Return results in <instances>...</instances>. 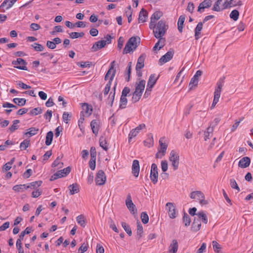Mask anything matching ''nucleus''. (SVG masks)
<instances>
[{
    "label": "nucleus",
    "instance_id": "nucleus-1",
    "mask_svg": "<svg viewBox=\"0 0 253 253\" xmlns=\"http://www.w3.org/2000/svg\"><path fill=\"white\" fill-rule=\"evenodd\" d=\"M168 28V25H166V21L163 20L159 21L153 29L154 36L157 39L163 38Z\"/></svg>",
    "mask_w": 253,
    "mask_h": 253
},
{
    "label": "nucleus",
    "instance_id": "nucleus-2",
    "mask_svg": "<svg viewBox=\"0 0 253 253\" xmlns=\"http://www.w3.org/2000/svg\"><path fill=\"white\" fill-rule=\"evenodd\" d=\"M140 39L138 37H132L127 42L123 50V54H127L131 51H133L137 47Z\"/></svg>",
    "mask_w": 253,
    "mask_h": 253
},
{
    "label": "nucleus",
    "instance_id": "nucleus-3",
    "mask_svg": "<svg viewBox=\"0 0 253 253\" xmlns=\"http://www.w3.org/2000/svg\"><path fill=\"white\" fill-rule=\"evenodd\" d=\"M105 38L106 39L105 40H101L95 42L91 48V51H97L98 50L104 47L107 44L111 43L112 38L111 35H107Z\"/></svg>",
    "mask_w": 253,
    "mask_h": 253
},
{
    "label": "nucleus",
    "instance_id": "nucleus-4",
    "mask_svg": "<svg viewBox=\"0 0 253 253\" xmlns=\"http://www.w3.org/2000/svg\"><path fill=\"white\" fill-rule=\"evenodd\" d=\"M224 79H220L217 83V87L214 92V98L211 107L214 108L219 101L222 87L223 85Z\"/></svg>",
    "mask_w": 253,
    "mask_h": 253
},
{
    "label": "nucleus",
    "instance_id": "nucleus-5",
    "mask_svg": "<svg viewBox=\"0 0 253 253\" xmlns=\"http://www.w3.org/2000/svg\"><path fill=\"white\" fill-rule=\"evenodd\" d=\"M159 142L160 148L158 149V151L156 153L155 157L157 159H162L166 153L168 144L164 137L161 138Z\"/></svg>",
    "mask_w": 253,
    "mask_h": 253
},
{
    "label": "nucleus",
    "instance_id": "nucleus-6",
    "mask_svg": "<svg viewBox=\"0 0 253 253\" xmlns=\"http://www.w3.org/2000/svg\"><path fill=\"white\" fill-rule=\"evenodd\" d=\"M169 160L171 163V165L174 170L178 169L179 165V155L175 150H172L170 153Z\"/></svg>",
    "mask_w": 253,
    "mask_h": 253
},
{
    "label": "nucleus",
    "instance_id": "nucleus-7",
    "mask_svg": "<svg viewBox=\"0 0 253 253\" xmlns=\"http://www.w3.org/2000/svg\"><path fill=\"white\" fill-rule=\"evenodd\" d=\"M190 197L192 199H197L201 205H206L208 204L207 200H205V195L201 191H195L190 193Z\"/></svg>",
    "mask_w": 253,
    "mask_h": 253
},
{
    "label": "nucleus",
    "instance_id": "nucleus-8",
    "mask_svg": "<svg viewBox=\"0 0 253 253\" xmlns=\"http://www.w3.org/2000/svg\"><path fill=\"white\" fill-rule=\"evenodd\" d=\"M106 180V176L105 172L102 170H99L96 174L95 177V182L97 185H103L105 184Z\"/></svg>",
    "mask_w": 253,
    "mask_h": 253
},
{
    "label": "nucleus",
    "instance_id": "nucleus-9",
    "mask_svg": "<svg viewBox=\"0 0 253 253\" xmlns=\"http://www.w3.org/2000/svg\"><path fill=\"white\" fill-rule=\"evenodd\" d=\"M115 61H113L111 63V66L107 71V73L105 76V80L106 81L108 80L109 75H111V77L109 78V81H110V83H112L115 74H116V69H115Z\"/></svg>",
    "mask_w": 253,
    "mask_h": 253
},
{
    "label": "nucleus",
    "instance_id": "nucleus-10",
    "mask_svg": "<svg viewBox=\"0 0 253 253\" xmlns=\"http://www.w3.org/2000/svg\"><path fill=\"white\" fill-rule=\"evenodd\" d=\"M151 180L155 184L158 182V167L156 164H152L150 176Z\"/></svg>",
    "mask_w": 253,
    "mask_h": 253
},
{
    "label": "nucleus",
    "instance_id": "nucleus-11",
    "mask_svg": "<svg viewBox=\"0 0 253 253\" xmlns=\"http://www.w3.org/2000/svg\"><path fill=\"white\" fill-rule=\"evenodd\" d=\"M163 16V13L160 11L155 12L151 17V21L149 28L151 29H155L156 27V21L159 20Z\"/></svg>",
    "mask_w": 253,
    "mask_h": 253
},
{
    "label": "nucleus",
    "instance_id": "nucleus-12",
    "mask_svg": "<svg viewBox=\"0 0 253 253\" xmlns=\"http://www.w3.org/2000/svg\"><path fill=\"white\" fill-rule=\"evenodd\" d=\"M126 205L127 209L132 214H135L137 213V209L135 205L133 203L130 194L127 195L126 199Z\"/></svg>",
    "mask_w": 253,
    "mask_h": 253
},
{
    "label": "nucleus",
    "instance_id": "nucleus-13",
    "mask_svg": "<svg viewBox=\"0 0 253 253\" xmlns=\"http://www.w3.org/2000/svg\"><path fill=\"white\" fill-rule=\"evenodd\" d=\"M14 65V67L18 69L27 71L28 69L26 66L27 62L22 58H17L16 60L13 61L12 62Z\"/></svg>",
    "mask_w": 253,
    "mask_h": 253
},
{
    "label": "nucleus",
    "instance_id": "nucleus-14",
    "mask_svg": "<svg viewBox=\"0 0 253 253\" xmlns=\"http://www.w3.org/2000/svg\"><path fill=\"white\" fill-rule=\"evenodd\" d=\"M173 54L174 50L173 49H170L165 55L162 56V57L159 59V63L161 65H163L164 63L169 61L173 57Z\"/></svg>",
    "mask_w": 253,
    "mask_h": 253
},
{
    "label": "nucleus",
    "instance_id": "nucleus-15",
    "mask_svg": "<svg viewBox=\"0 0 253 253\" xmlns=\"http://www.w3.org/2000/svg\"><path fill=\"white\" fill-rule=\"evenodd\" d=\"M146 126L144 124H140L138 126L135 127L134 129H132L128 135V141H130V139H131L133 137L136 136L137 134L139 132V131L145 128Z\"/></svg>",
    "mask_w": 253,
    "mask_h": 253
},
{
    "label": "nucleus",
    "instance_id": "nucleus-16",
    "mask_svg": "<svg viewBox=\"0 0 253 253\" xmlns=\"http://www.w3.org/2000/svg\"><path fill=\"white\" fill-rule=\"evenodd\" d=\"M211 5L212 1L211 0H204L200 3L198 9V11L202 13L204 11L205 8L210 7Z\"/></svg>",
    "mask_w": 253,
    "mask_h": 253
},
{
    "label": "nucleus",
    "instance_id": "nucleus-17",
    "mask_svg": "<svg viewBox=\"0 0 253 253\" xmlns=\"http://www.w3.org/2000/svg\"><path fill=\"white\" fill-rule=\"evenodd\" d=\"M166 207L169 208V215L170 218H174L176 217L175 207L174 204L172 203H167Z\"/></svg>",
    "mask_w": 253,
    "mask_h": 253
},
{
    "label": "nucleus",
    "instance_id": "nucleus-18",
    "mask_svg": "<svg viewBox=\"0 0 253 253\" xmlns=\"http://www.w3.org/2000/svg\"><path fill=\"white\" fill-rule=\"evenodd\" d=\"M242 4L240 0L237 1V0H230L229 1L225 0L223 3V9H225L228 7L235 6L237 5H241Z\"/></svg>",
    "mask_w": 253,
    "mask_h": 253
},
{
    "label": "nucleus",
    "instance_id": "nucleus-19",
    "mask_svg": "<svg viewBox=\"0 0 253 253\" xmlns=\"http://www.w3.org/2000/svg\"><path fill=\"white\" fill-rule=\"evenodd\" d=\"M139 170L140 167L139 161L137 160H134L132 163V173L135 177H137L138 176Z\"/></svg>",
    "mask_w": 253,
    "mask_h": 253
},
{
    "label": "nucleus",
    "instance_id": "nucleus-20",
    "mask_svg": "<svg viewBox=\"0 0 253 253\" xmlns=\"http://www.w3.org/2000/svg\"><path fill=\"white\" fill-rule=\"evenodd\" d=\"M250 163V158L248 157H245L239 161L238 166L241 168H246L249 166Z\"/></svg>",
    "mask_w": 253,
    "mask_h": 253
},
{
    "label": "nucleus",
    "instance_id": "nucleus-21",
    "mask_svg": "<svg viewBox=\"0 0 253 253\" xmlns=\"http://www.w3.org/2000/svg\"><path fill=\"white\" fill-rule=\"evenodd\" d=\"M145 86V81L143 80L136 83L135 91H138L139 93L142 94Z\"/></svg>",
    "mask_w": 253,
    "mask_h": 253
},
{
    "label": "nucleus",
    "instance_id": "nucleus-22",
    "mask_svg": "<svg viewBox=\"0 0 253 253\" xmlns=\"http://www.w3.org/2000/svg\"><path fill=\"white\" fill-rule=\"evenodd\" d=\"M148 17V12L146 10L142 8L139 14L138 22L144 23L146 21Z\"/></svg>",
    "mask_w": 253,
    "mask_h": 253
},
{
    "label": "nucleus",
    "instance_id": "nucleus-23",
    "mask_svg": "<svg viewBox=\"0 0 253 253\" xmlns=\"http://www.w3.org/2000/svg\"><path fill=\"white\" fill-rule=\"evenodd\" d=\"M178 244L176 240L173 239L169 249V253H176L178 250Z\"/></svg>",
    "mask_w": 253,
    "mask_h": 253
},
{
    "label": "nucleus",
    "instance_id": "nucleus-24",
    "mask_svg": "<svg viewBox=\"0 0 253 253\" xmlns=\"http://www.w3.org/2000/svg\"><path fill=\"white\" fill-rule=\"evenodd\" d=\"M201 227V221L197 219L196 217H195L194 219V221L192 224L191 230L193 232H197L199 231Z\"/></svg>",
    "mask_w": 253,
    "mask_h": 253
},
{
    "label": "nucleus",
    "instance_id": "nucleus-25",
    "mask_svg": "<svg viewBox=\"0 0 253 253\" xmlns=\"http://www.w3.org/2000/svg\"><path fill=\"white\" fill-rule=\"evenodd\" d=\"M159 41L153 47V50L156 51L158 49L160 50L165 45L166 40L165 38L158 39Z\"/></svg>",
    "mask_w": 253,
    "mask_h": 253
},
{
    "label": "nucleus",
    "instance_id": "nucleus-26",
    "mask_svg": "<svg viewBox=\"0 0 253 253\" xmlns=\"http://www.w3.org/2000/svg\"><path fill=\"white\" fill-rule=\"evenodd\" d=\"M82 108L83 111L81 112V113H84L86 115V116H90L92 112V108L91 106L88 105L87 103H83L82 105Z\"/></svg>",
    "mask_w": 253,
    "mask_h": 253
},
{
    "label": "nucleus",
    "instance_id": "nucleus-27",
    "mask_svg": "<svg viewBox=\"0 0 253 253\" xmlns=\"http://www.w3.org/2000/svg\"><path fill=\"white\" fill-rule=\"evenodd\" d=\"M90 126L93 133L96 135H97L99 128L98 121L96 120H93L90 123Z\"/></svg>",
    "mask_w": 253,
    "mask_h": 253
},
{
    "label": "nucleus",
    "instance_id": "nucleus-28",
    "mask_svg": "<svg viewBox=\"0 0 253 253\" xmlns=\"http://www.w3.org/2000/svg\"><path fill=\"white\" fill-rule=\"evenodd\" d=\"M68 188L70 190V195H74L80 192L79 186L76 183L70 185Z\"/></svg>",
    "mask_w": 253,
    "mask_h": 253
},
{
    "label": "nucleus",
    "instance_id": "nucleus-29",
    "mask_svg": "<svg viewBox=\"0 0 253 253\" xmlns=\"http://www.w3.org/2000/svg\"><path fill=\"white\" fill-rule=\"evenodd\" d=\"M196 216H197L196 217L197 218V219H199V220L200 221L201 220H202L203 222L205 224L208 223V218L204 211H201L198 212L196 214Z\"/></svg>",
    "mask_w": 253,
    "mask_h": 253
},
{
    "label": "nucleus",
    "instance_id": "nucleus-30",
    "mask_svg": "<svg viewBox=\"0 0 253 253\" xmlns=\"http://www.w3.org/2000/svg\"><path fill=\"white\" fill-rule=\"evenodd\" d=\"M144 57L143 55H141L139 57L137 60L136 66L135 67V69L136 71H138L141 70L142 68L144 67Z\"/></svg>",
    "mask_w": 253,
    "mask_h": 253
},
{
    "label": "nucleus",
    "instance_id": "nucleus-31",
    "mask_svg": "<svg viewBox=\"0 0 253 253\" xmlns=\"http://www.w3.org/2000/svg\"><path fill=\"white\" fill-rule=\"evenodd\" d=\"M117 86V83H116L113 89V91H111L110 93L108 99V103L110 105L111 107L113 106V103L115 99V92H116V88Z\"/></svg>",
    "mask_w": 253,
    "mask_h": 253
},
{
    "label": "nucleus",
    "instance_id": "nucleus-32",
    "mask_svg": "<svg viewBox=\"0 0 253 253\" xmlns=\"http://www.w3.org/2000/svg\"><path fill=\"white\" fill-rule=\"evenodd\" d=\"M30 186H27L25 184L16 185L13 187V190L15 192H23L25 189H28Z\"/></svg>",
    "mask_w": 253,
    "mask_h": 253
},
{
    "label": "nucleus",
    "instance_id": "nucleus-33",
    "mask_svg": "<svg viewBox=\"0 0 253 253\" xmlns=\"http://www.w3.org/2000/svg\"><path fill=\"white\" fill-rule=\"evenodd\" d=\"M222 1L223 0H217L215 2L212 10L215 11H220L221 10H223L222 6L224 2H222Z\"/></svg>",
    "mask_w": 253,
    "mask_h": 253
},
{
    "label": "nucleus",
    "instance_id": "nucleus-34",
    "mask_svg": "<svg viewBox=\"0 0 253 253\" xmlns=\"http://www.w3.org/2000/svg\"><path fill=\"white\" fill-rule=\"evenodd\" d=\"M16 1V0H4L1 3L0 7L6 6V9H8L11 7Z\"/></svg>",
    "mask_w": 253,
    "mask_h": 253
},
{
    "label": "nucleus",
    "instance_id": "nucleus-35",
    "mask_svg": "<svg viewBox=\"0 0 253 253\" xmlns=\"http://www.w3.org/2000/svg\"><path fill=\"white\" fill-rule=\"evenodd\" d=\"M203 23L200 22L197 24L195 29V36L196 40H198L199 38V35L201 34V31L203 29Z\"/></svg>",
    "mask_w": 253,
    "mask_h": 253
},
{
    "label": "nucleus",
    "instance_id": "nucleus-36",
    "mask_svg": "<svg viewBox=\"0 0 253 253\" xmlns=\"http://www.w3.org/2000/svg\"><path fill=\"white\" fill-rule=\"evenodd\" d=\"M213 129L214 126H211V124L210 126L207 128V131H205L204 132V139L205 141L210 138V134H212Z\"/></svg>",
    "mask_w": 253,
    "mask_h": 253
},
{
    "label": "nucleus",
    "instance_id": "nucleus-37",
    "mask_svg": "<svg viewBox=\"0 0 253 253\" xmlns=\"http://www.w3.org/2000/svg\"><path fill=\"white\" fill-rule=\"evenodd\" d=\"M185 19V16L184 15H182L180 16L178 22H177V26L179 32L181 33L183 30V25Z\"/></svg>",
    "mask_w": 253,
    "mask_h": 253
},
{
    "label": "nucleus",
    "instance_id": "nucleus-38",
    "mask_svg": "<svg viewBox=\"0 0 253 253\" xmlns=\"http://www.w3.org/2000/svg\"><path fill=\"white\" fill-rule=\"evenodd\" d=\"M157 80L158 78H156L154 74L151 75L147 83V86H150V87H153Z\"/></svg>",
    "mask_w": 253,
    "mask_h": 253
},
{
    "label": "nucleus",
    "instance_id": "nucleus-39",
    "mask_svg": "<svg viewBox=\"0 0 253 253\" xmlns=\"http://www.w3.org/2000/svg\"><path fill=\"white\" fill-rule=\"evenodd\" d=\"M143 233V227L138 220L137 222V238L140 239L142 236Z\"/></svg>",
    "mask_w": 253,
    "mask_h": 253
},
{
    "label": "nucleus",
    "instance_id": "nucleus-40",
    "mask_svg": "<svg viewBox=\"0 0 253 253\" xmlns=\"http://www.w3.org/2000/svg\"><path fill=\"white\" fill-rule=\"evenodd\" d=\"M99 145L104 150L107 151L108 149V144L106 138L101 136L99 138Z\"/></svg>",
    "mask_w": 253,
    "mask_h": 253
},
{
    "label": "nucleus",
    "instance_id": "nucleus-41",
    "mask_svg": "<svg viewBox=\"0 0 253 253\" xmlns=\"http://www.w3.org/2000/svg\"><path fill=\"white\" fill-rule=\"evenodd\" d=\"M53 137V133L52 131H48L46 136L45 144L49 146L51 144Z\"/></svg>",
    "mask_w": 253,
    "mask_h": 253
},
{
    "label": "nucleus",
    "instance_id": "nucleus-42",
    "mask_svg": "<svg viewBox=\"0 0 253 253\" xmlns=\"http://www.w3.org/2000/svg\"><path fill=\"white\" fill-rule=\"evenodd\" d=\"M13 102L19 106H23L26 104V99L25 98H15L13 99Z\"/></svg>",
    "mask_w": 253,
    "mask_h": 253
},
{
    "label": "nucleus",
    "instance_id": "nucleus-43",
    "mask_svg": "<svg viewBox=\"0 0 253 253\" xmlns=\"http://www.w3.org/2000/svg\"><path fill=\"white\" fill-rule=\"evenodd\" d=\"M142 95V94L139 93L138 91H134V92L132 94V97L131 99V101H132V102L135 103L138 101L140 99Z\"/></svg>",
    "mask_w": 253,
    "mask_h": 253
},
{
    "label": "nucleus",
    "instance_id": "nucleus-44",
    "mask_svg": "<svg viewBox=\"0 0 253 253\" xmlns=\"http://www.w3.org/2000/svg\"><path fill=\"white\" fill-rule=\"evenodd\" d=\"M77 221L81 226L84 227L86 221L84 216L83 215H80L77 217Z\"/></svg>",
    "mask_w": 253,
    "mask_h": 253
},
{
    "label": "nucleus",
    "instance_id": "nucleus-45",
    "mask_svg": "<svg viewBox=\"0 0 253 253\" xmlns=\"http://www.w3.org/2000/svg\"><path fill=\"white\" fill-rule=\"evenodd\" d=\"M71 170V168L70 167H68L61 170H59L58 172L60 173L59 175L61 176V177H62L66 176L67 174H68L70 172Z\"/></svg>",
    "mask_w": 253,
    "mask_h": 253
},
{
    "label": "nucleus",
    "instance_id": "nucleus-46",
    "mask_svg": "<svg viewBox=\"0 0 253 253\" xmlns=\"http://www.w3.org/2000/svg\"><path fill=\"white\" fill-rule=\"evenodd\" d=\"M28 131L25 133V135H28L29 134L30 136H33L36 134L39 131V128H36V127H32L29 128Z\"/></svg>",
    "mask_w": 253,
    "mask_h": 253
},
{
    "label": "nucleus",
    "instance_id": "nucleus-47",
    "mask_svg": "<svg viewBox=\"0 0 253 253\" xmlns=\"http://www.w3.org/2000/svg\"><path fill=\"white\" fill-rule=\"evenodd\" d=\"M60 160L61 159L60 158V157H58L52 163V167H57L59 169L62 168V167L63 166V163L62 162H60Z\"/></svg>",
    "mask_w": 253,
    "mask_h": 253
},
{
    "label": "nucleus",
    "instance_id": "nucleus-48",
    "mask_svg": "<svg viewBox=\"0 0 253 253\" xmlns=\"http://www.w3.org/2000/svg\"><path fill=\"white\" fill-rule=\"evenodd\" d=\"M127 102L126 96H123L121 95L120 99V108L121 109H124L126 107V105Z\"/></svg>",
    "mask_w": 253,
    "mask_h": 253
},
{
    "label": "nucleus",
    "instance_id": "nucleus-49",
    "mask_svg": "<svg viewBox=\"0 0 253 253\" xmlns=\"http://www.w3.org/2000/svg\"><path fill=\"white\" fill-rule=\"evenodd\" d=\"M212 245L213 247V249L215 252V253H221L220 252V250L221 249V247L220 245H219L216 241H213L212 242Z\"/></svg>",
    "mask_w": 253,
    "mask_h": 253
},
{
    "label": "nucleus",
    "instance_id": "nucleus-50",
    "mask_svg": "<svg viewBox=\"0 0 253 253\" xmlns=\"http://www.w3.org/2000/svg\"><path fill=\"white\" fill-rule=\"evenodd\" d=\"M122 226L125 231L128 234L129 236H131L132 231L129 225L125 222L122 223Z\"/></svg>",
    "mask_w": 253,
    "mask_h": 253
},
{
    "label": "nucleus",
    "instance_id": "nucleus-51",
    "mask_svg": "<svg viewBox=\"0 0 253 253\" xmlns=\"http://www.w3.org/2000/svg\"><path fill=\"white\" fill-rule=\"evenodd\" d=\"M84 34L83 32H72L69 34V36L70 38L74 39L78 38L83 37L84 36Z\"/></svg>",
    "mask_w": 253,
    "mask_h": 253
},
{
    "label": "nucleus",
    "instance_id": "nucleus-52",
    "mask_svg": "<svg viewBox=\"0 0 253 253\" xmlns=\"http://www.w3.org/2000/svg\"><path fill=\"white\" fill-rule=\"evenodd\" d=\"M183 222L185 224V225L186 226H189L190 224L191 223V219L189 216V215L186 213H184L183 216Z\"/></svg>",
    "mask_w": 253,
    "mask_h": 253
},
{
    "label": "nucleus",
    "instance_id": "nucleus-53",
    "mask_svg": "<svg viewBox=\"0 0 253 253\" xmlns=\"http://www.w3.org/2000/svg\"><path fill=\"white\" fill-rule=\"evenodd\" d=\"M239 13L237 10H233L230 14V17L234 21H236L239 18Z\"/></svg>",
    "mask_w": 253,
    "mask_h": 253
},
{
    "label": "nucleus",
    "instance_id": "nucleus-54",
    "mask_svg": "<svg viewBox=\"0 0 253 253\" xmlns=\"http://www.w3.org/2000/svg\"><path fill=\"white\" fill-rule=\"evenodd\" d=\"M31 46L37 51H42L44 49V47L42 44L38 43H34Z\"/></svg>",
    "mask_w": 253,
    "mask_h": 253
},
{
    "label": "nucleus",
    "instance_id": "nucleus-55",
    "mask_svg": "<svg viewBox=\"0 0 253 253\" xmlns=\"http://www.w3.org/2000/svg\"><path fill=\"white\" fill-rule=\"evenodd\" d=\"M20 123L19 120H15L13 121V125L9 128V130L11 132H14L15 130L18 129L17 124Z\"/></svg>",
    "mask_w": 253,
    "mask_h": 253
},
{
    "label": "nucleus",
    "instance_id": "nucleus-56",
    "mask_svg": "<svg viewBox=\"0 0 253 253\" xmlns=\"http://www.w3.org/2000/svg\"><path fill=\"white\" fill-rule=\"evenodd\" d=\"M141 219L144 224H146L149 221V216L146 212H142L141 214Z\"/></svg>",
    "mask_w": 253,
    "mask_h": 253
},
{
    "label": "nucleus",
    "instance_id": "nucleus-57",
    "mask_svg": "<svg viewBox=\"0 0 253 253\" xmlns=\"http://www.w3.org/2000/svg\"><path fill=\"white\" fill-rule=\"evenodd\" d=\"M30 140L25 139L23 142H22L20 144V147L21 150H25L30 145Z\"/></svg>",
    "mask_w": 253,
    "mask_h": 253
},
{
    "label": "nucleus",
    "instance_id": "nucleus-58",
    "mask_svg": "<svg viewBox=\"0 0 253 253\" xmlns=\"http://www.w3.org/2000/svg\"><path fill=\"white\" fill-rule=\"evenodd\" d=\"M32 228L31 227H27L25 230L22 232H21L19 238L21 239H23L24 237L26 234H29L31 232Z\"/></svg>",
    "mask_w": 253,
    "mask_h": 253
},
{
    "label": "nucleus",
    "instance_id": "nucleus-59",
    "mask_svg": "<svg viewBox=\"0 0 253 253\" xmlns=\"http://www.w3.org/2000/svg\"><path fill=\"white\" fill-rule=\"evenodd\" d=\"M42 181L41 180L34 181L30 183L28 186H30V188H33L34 189L37 188L41 185Z\"/></svg>",
    "mask_w": 253,
    "mask_h": 253
},
{
    "label": "nucleus",
    "instance_id": "nucleus-60",
    "mask_svg": "<svg viewBox=\"0 0 253 253\" xmlns=\"http://www.w3.org/2000/svg\"><path fill=\"white\" fill-rule=\"evenodd\" d=\"M42 109L41 108H35L30 111V114L32 116L37 115L42 113Z\"/></svg>",
    "mask_w": 253,
    "mask_h": 253
},
{
    "label": "nucleus",
    "instance_id": "nucleus-61",
    "mask_svg": "<svg viewBox=\"0 0 253 253\" xmlns=\"http://www.w3.org/2000/svg\"><path fill=\"white\" fill-rule=\"evenodd\" d=\"M88 248L87 243H84L82 245L79 249V253H84L85 252Z\"/></svg>",
    "mask_w": 253,
    "mask_h": 253
},
{
    "label": "nucleus",
    "instance_id": "nucleus-62",
    "mask_svg": "<svg viewBox=\"0 0 253 253\" xmlns=\"http://www.w3.org/2000/svg\"><path fill=\"white\" fill-rule=\"evenodd\" d=\"M111 84L112 83H110V81H108L106 84L105 88L103 90V93L104 95H107L108 94L110 90Z\"/></svg>",
    "mask_w": 253,
    "mask_h": 253
},
{
    "label": "nucleus",
    "instance_id": "nucleus-63",
    "mask_svg": "<svg viewBox=\"0 0 253 253\" xmlns=\"http://www.w3.org/2000/svg\"><path fill=\"white\" fill-rule=\"evenodd\" d=\"M230 184L231 187L232 188L237 190L238 191H240V188L235 179H230Z\"/></svg>",
    "mask_w": 253,
    "mask_h": 253
},
{
    "label": "nucleus",
    "instance_id": "nucleus-64",
    "mask_svg": "<svg viewBox=\"0 0 253 253\" xmlns=\"http://www.w3.org/2000/svg\"><path fill=\"white\" fill-rule=\"evenodd\" d=\"M62 118L63 121L67 124L70 119L71 118V115L69 114L68 112H65L63 114Z\"/></svg>",
    "mask_w": 253,
    "mask_h": 253
}]
</instances>
